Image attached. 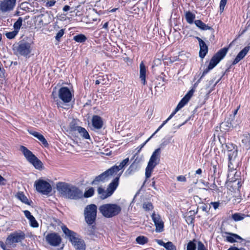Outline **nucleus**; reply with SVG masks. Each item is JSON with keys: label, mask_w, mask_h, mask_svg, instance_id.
Wrapping results in <instances>:
<instances>
[{"label": "nucleus", "mask_w": 250, "mask_h": 250, "mask_svg": "<svg viewBox=\"0 0 250 250\" xmlns=\"http://www.w3.org/2000/svg\"><path fill=\"white\" fill-rule=\"evenodd\" d=\"M62 229L66 237L71 241L76 250H85L86 245L84 241L77 237L76 232L69 229L65 226L62 227Z\"/></svg>", "instance_id": "1"}, {"label": "nucleus", "mask_w": 250, "mask_h": 250, "mask_svg": "<svg viewBox=\"0 0 250 250\" xmlns=\"http://www.w3.org/2000/svg\"><path fill=\"white\" fill-rule=\"evenodd\" d=\"M227 48H223L219 50L211 59L209 65L208 67L204 70L202 76L199 80L195 83V85L197 84L203 78L210 70L212 69L226 56L228 52Z\"/></svg>", "instance_id": "2"}, {"label": "nucleus", "mask_w": 250, "mask_h": 250, "mask_svg": "<svg viewBox=\"0 0 250 250\" xmlns=\"http://www.w3.org/2000/svg\"><path fill=\"white\" fill-rule=\"evenodd\" d=\"M227 48H223L219 50L211 59L209 65L208 67L204 70L202 76L199 80L195 83V85L197 84L203 78L210 70L212 69L226 56L228 52Z\"/></svg>", "instance_id": "3"}, {"label": "nucleus", "mask_w": 250, "mask_h": 250, "mask_svg": "<svg viewBox=\"0 0 250 250\" xmlns=\"http://www.w3.org/2000/svg\"><path fill=\"white\" fill-rule=\"evenodd\" d=\"M99 210L104 217L109 218L120 213L122 208L116 204H105L101 206Z\"/></svg>", "instance_id": "4"}, {"label": "nucleus", "mask_w": 250, "mask_h": 250, "mask_svg": "<svg viewBox=\"0 0 250 250\" xmlns=\"http://www.w3.org/2000/svg\"><path fill=\"white\" fill-rule=\"evenodd\" d=\"M120 176V175H119L113 179L112 182L108 185L106 190H104L101 187L98 188L97 192L100 198L105 199L113 193L118 186Z\"/></svg>", "instance_id": "5"}, {"label": "nucleus", "mask_w": 250, "mask_h": 250, "mask_svg": "<svg viewBox=\"0 0 250 250\" xmlns=\"http://www.w3.org/2000/svg\"><path fill=\"white\" fill-rule=\"evenodd\" d=\"M160 154L161 149L160 148L155 149L153 152L146 168L145 175L146 178L151 176L154 168L158 164L160 161Z\"/></svg>", "instance_id": "6"}, {"label": "nucleus", "mask_w": 250, "mask_h": 250, "mask_svg": "<svg viewBox=\"0 0 250 250\" xmlns=\"http://www.w3.org/2000/svg\"><path fill=\"white\" fill-rule=\"evenodd\" d=\"M20 149L27 160L32 164L36 168L40 169L42 168V162L27 148L21 146Z\"/></svg>", "instance_id": "7"}, {"label": "nucleus", "mask_w": 250, "mask_h": 250, "mask_svg": "<svg viewBox=\"0 0 250 250\" xmlns=\"http://www.w3.org/2000/svg\"><path fill=\"white\" fill-rule=\"evenodd\" d=\"M97 206L94 204L87 206L84 210L85 220L89 225H93L97 216Z\"/></svg>", "instance_id": "8"}, {"label": "nucleus", "mask_w": 250, "mask_h": 250, "mask_svg": "<svg viewBox=\"0 0 250 250\" xmlns=\"http://www.w3.org/2000/svg\"><path fill=\"white\" fill-rule=\"evenodd\" d=\"M25 238V233L22 231L11 233L6 238V245L10 248L16 247V243L21 242Z\"/></svg>", "instance_id": "9"}, {"label": "nucleus", "mask_w": 250, "mask_h": 250, "mask_svg": "<svg viewBox=\"0 0 250 250\" xmlns=\"http://www.w3.org/2000/svg\"><path fill=\"white\" fill-rule=\"evenodd\" d=\"M34 186L38 192L43 195H48L52 191V187L50 184L43 180L39 179L36 181Z\"/></svg>", "instance_id": "10"}, {"label": "nucleus", "mask_w": 250, "mask_h": 250, "mask_svg": "<svg viewBox=\"0 0 250 250\" xmlns=\"http://www.w3.org/2000/svg\"><path fill=\"white\" fill-rule=\"evenodd\" d=\"M226 147L228 152L229 163H230V164L233 166H235L236 162H238L237 146L231 143H228L226 145Z\"/></svg>", "instance_id": "11"}, {"label": "nucleus", "mask_w": 250, "mask_h": 250, "mask_svg": "<svg viewBox=\"0 0 250 250\" xmlns=\"http://www.w3.org/2000/svg\"><path fill=\"white\" fill-rule=\"evenodd\" d=\"M15 48L17 52L24 57H27L32 50L31 43L23 40L20 41Z\"/></svg>", "instance_id": "12"}, {"label": "nucleus", "mask_w": 250, "mask_h": 250, "mask_svg": "<svg viewBox=\"0 0 250 250\" xmlns=\"http://www.w3.org/2000/svg\"><path fill=\"white\" fill-rule=\"evenodd\" d=\"M115 168H114L115 169ZM114 170V168H110L105 171L104 172L100 175L96 176L94 180L92 182V185H98L100 183H104L107 181L114 174L112 171Z\"/></svg>", "instance_id": "13"}, {"label": "nucleus", "mask_w": 250, "mask_h": 250, "mask_svg": "<svg viewBox=\"0 0 250 250\" xmlns=\"http://www.w3.org/2000/svg\"><path fill=\"white\" fill-rule=\"evenodd\" d=\"M72 96L71 91L67 87H62L59 90V98L63 103H69L72 100Z\"/></svg>", "instance_id": "14"}, {"label": "nucleus", "mask_w": 250, "mask_h": 250, "mask_svg": "<svg viewBox=\"0 0 250 250\" xmlns=\"http://www.w3.org/2000/svg\"><path fill=\"white\" fill-rule=\"evenodd\" d=\"M83 196V192L78 188L71 185L66 197L70 199L78 200Z\"/></svg>", "instance_id": "15"}, {"label": "nucleus", "mask_w": 250, "mask_h": 250, "mask_svg": "<svg viewBox=\"0 0 250 250\" xmlns=\"http://www.w3.org/2000/svg\"><path fill=\"white\" fill-rule=\"evenodd\" d=\"M45 240L52 246H58L62 242L61 236L56 233H50L45 237Z\"/></svg>", "instance_id": "16"}, {"label": "nucleus", "mask_w": 250, "mask_h": 250, "mask_svg": "<svg viewBox=\"0 0 250 250\" xmlns=\"http://www.w3.org/2000/svg\"><path fill=\"white\" fill-rule=\"evenodd\" d=\"M238 162H236L235 166L231 165L230 163H228L229 173L228 174V181L230 182H235L238 180L239 176L238 172L235 170L238 166Z\"/></svg>", "instance_id": "17"}, {"label": "nucleus", "mask_w": 250, "mask_h": 250, "mask_svg": "<svg viewBox=\"0 0 250 250\" xmlns=\"http://www.w3.org/2000/svg\"><path fill=\"white\" fill-rule=\"evenodd\" d=\"M151 218L156 227V231L158 232H162L164 230V225L160 215L153 212L151 215Z\"/></svg>", "instance_id": "18"}, {"label": "nucleus", "mask_w": 250, "mask_h": 250, "mask_svg": "<svg viewBox=\"0 0 250 250\" xmlns=\"http://www.w3.org/2000/svg\"><path fill=\"white\" fill-rule=\"evenodd\" d=\"M16 0H3L0 4V10L2 12L11 11L16 5Z\"/></svg>", "instance_id": "19"}, {"label": "nucleus", "mask_w": 250, "mask_h": 250, "mask_svg": "<svg viewBox=\"0 0 250 250\" xmlns=\"http://www.w3.org/2000/svg\"><path fill=\"white\" fill-rule=\"evenodd\" d=\"M237 125L234 123V116H230V117L226 119L220 125L221 129L224 130H228L231 128H233Z\"/></svg>", "instance_id": "20"}, {"label": "nucleus", "mask_w": 250, "mask_h": 250, "mask_svg": "<svg viewBox=\"0 0 250 250\" xmlns=\"http://www.w3.org/2000/svg\"><path fill=\"white\" fill-rule=\"evenodd\" d=\"M71 185L65 183L59 182L56 185L57 190L66 197Z\"/></svg>", "instance_id": "21"}, {"label": "nucleus", "mask_w": 250, "mask_h": 250, "mask_svg": "<svg viewBox=\"0 0 250 250\" xmlns=\"http://www.w3.org/2000/svg\"><path fill=\"white\" fill-rule=\"evenodd\" d=\"M194 92V90L192 89L186 94V95L181 100V101L179 103L177 106H176V110H179L188 103L189 99L192 97Z\"/></svg>", "instance_id": "22"}, {"label": "nucleus", "mask_w": 250, "mask_h": 250, "mask_svg": "<svg viewBox=\"0 0 250 250\" xmlns=\"http://www.w3.org/2000/svg\"><path fill=\"white\" fill-rule=\"evenodd\" d=\"M196 39L199 42L200 46L199 56L201 58H204L208 51V47L204 41L198 37H196Z\"/></svg>", "instance_id": "23"}, {"label": "nucleus", "mask_w": 250, "mask_h": 250, "mask_svg": "<svg viewBox=\"0 0 250 250\" xmlns=\"http://www.w3.org/2000/svg\"><path fill=\"white\" fill-rule=\"evenodd\" d=\"M250 50V46H247L245 47L237 55L235 59L232 63V65H235L238 63L242 59H243L247 54Z\"/></svg>", "instance_id": "24"}, {"label": "nucleus", "mask_w": 250, "mask_h": 250, "mask_svg": "<svg viewBox=\"0 0 250 250\" xmlns=\"http://www.w3.org/2000/svg\"><path fill=\"white\" fill-rule=\"evenodd\" d=\"M92 124L94 129H100L103 126V121L101 117L98 115H94L92 119Z\"/></svg>", "instance_id": "25"}, {"label": "nucleus", "mask_w": 250, "mask_h": 250, "mask_svg": "<svg viewBox=\"0 0 250 250\" xmlns=\"http://www.w3.org/2000/svg\"><path fill=\"white\" fill-rule=\"evenodd\" d=\"M224 233L228 235L226 236H224V237H225L226 240L229 242L232 243L237 242V240H243V239L237 234L228 232Z\"/></svg>", "instance_id": "26"}, {"label": "nucleus", "mask_w": 250, "mask_h": 250, "mask_svg": "<svg viewBox=\"0 0 250 250\" xmlns=\"http://www.w3.org/2000/svg\"><path fill=\"white\" fill-rule=\"evenodd\" d=\"M137 155V153L134 155V157H136L134 162L130 166L129 168L126 171L128 175H131L137 169V164L139 163L141 161H142L141 158H140L138 160V156Z\"/></svg>", "instance_id": "27"}, {"label": "nucleus", "mask_w": 250, "mask_h": 250, "mask_svg": "<svg viewBox=\"0 0 250 250\" xmlns=\"http://www.w3.org/2000/svg\"><path fill=\"white\" fill-rule=\"evenodd\" d=\"M157 243L162 246H163L167 250H176V247L171 242H164L162 240H157Z\"/></svg>", "instance_id": "28"}, {"label": "nucleus", "mask_w": 250, "mask_h": 250, "mask_svg": "<svg viewBox=\"0 0 250 250\" xmlns=\"http://www.w3.org/2000/svg\"><path fill=\"white\" fill-rule=\"evenodd\" d=\"M146 68L144 62H142L140 64V78L144 85L146 84Z\"/></svg>", "instance_id": "29"}, {"label": "nucleus", "mask_w": 250, "mask_h": 250, "mask_svg": "<svg viewBox=\"0 0 250 250\" xmlns=\"http://www.w3.org/2000/svg\"><path fill=\"white\" fill-rule=\"evenodd\" d=\"M29 132L30 134H32L34 137L38 139L39 140H40L44 145V146H47L48 145L46 140L45 139L43 135L36 131H29Z\"/></svg>", "instance_id": "30"}, {"label": "nucleus", "mask_w": 250, "mask_h": 250, "mask_svg": "<svg viewBox=\"0 0 250 250\" xmlns=\"http://www.w3.org/2000/svg\"><path fill=\"white\" fill-rule=\"evenodd\" d=\"M129 162V159L128 158L124 159L119 166H114L113 167H111V168H114V170L112 171L113 172H114V174H116L120 170L124 168L125 166Z\"/></svg>", "instance_id": "31"}, {"label": "nucleus", "mask_w": 250, "mask_h": 250, "mask_svg": "<svg viewBox=\"0 0 250 250\" xmlns=\"http://www.w3.org/2000/svg\"><path fill=\"white\" fill-rule=\"evenodd\" d=\"M242 143L247 149H250V134H245L243 135Z\"/></svg>", "instance_id": "32"}, {"label": "nucleus", "mask_w": 250, "mask_h": 250, "mask_svg": "<svg viewBox=\"0 0 250 250\" xmlns=\"http://www.w3.org/2000/svg\"><path fill=\"white\" fill-rule=\"evenodd\" d=\"M194 23L197 27L203 30H207L211 29V27L204 23L200 20H195Z\"/></svg>", "instance_id": "33"}, {"label": "nucleus", "mask_w": 250, "mask_h": 250, "mask_svg": "<svg viewBox=\"0 0 250 250\" xmlns=\"http://www.w3.org/2000/svg\"><path fill=\"white\" fill-rule=\"evenodd\" d=\"M185 18L188 23L192 24L194 22V20L195 19V15L189 11H187L185 13Z\"/></svg>", "instance_id": "34"}, {"label": "nucleus", "mask_w": 250, "mask_h": 250, "mask_svg": "<svg viewBox=\"0 0 250 250\" xmlns=\"http://www.w3.org/2000/svg\"><path fill=\"white\" fill-rule=\"evenodd\" d=\"M77 131L79 132V133L80 134V135L83 137V138L85 139H90V136L88 133V132L86 131V130L82 127H78L77 128Z\"/></svg>", "instance_id": "35"}, {"label": "nucleus", "mask_w": 250, "mask_h": 250, "mask_svg": "<svg viewBox=\"0 0 250 250\" xmlns=\"http://www.w3.org/2000/svg\"><path fill=\"white\" fill-rule=\"evenodd\" d=\"M73 40L77 42L83 43L86 41L87 38L84 35L80 34L74 36Z\"/></svg>", "instance_id": "36"}, {"label": "nucleus", "mask_w": 250, "mask_h": 250, "mask_svg": "<svg viewBox=\"0 0 250 250\" xmlns=\"http://www.w3.org/2000/svg\"><path fill=\"white\" fill-rule=\"evenodd\" d=\"M40 16L43 22H44V24H45V25H47L51 21V17L50 15L47 13L41 14L40 15Z\"/></svg>", "instance_id": "37"}, {"label": "nucleus", "mask_w": 250, "mask_h": 250, "mask_svg": "<svg viewBox=\"0 0 250 250\" xmlns=\"http://www.w3.org/2000/svg\"><path fill=\"white\" fill-rule=\"evenodd\" d=\"M178 110H176V108L175 109L174 111L170 114V115L168 117V118L163 122V124L158 127V128L156 130V131L151 135V137H153L158 131L160 130V129L172 117L176 114V113Z\"/></svg>", "instance_id": "38"}, {"label": "nucleus", "mask_w": 250, "mask_h": 250, "mask_svg": "<svg viewBox=\"0 0 250 250\" xmlns=\"http://www.w3.org/2000/svg\"><path fill=\"white\" fill-rule=\"evenodd\" d=\"M22 18L21 17L19 18L17 21L14 23L13 27L14 30L19 32L20 29L22 24Z\"/></svg>", "instance_id": "39"}, {"label": "nucleus", "mask_w": 250, "mask_h": 250, "mask_svg": "<svg viewBox=\"0 0 250 250\" xmlns=\"http://www.w3.org/2000/svg\"><path fill=\"white\" fill-rule=\"evenodd\" d=\"M16 197L21 200L22 202L29 205L27 198L23 194L22 192H18L16 195Z\"/></svg>", "instance_id": "40"}, {"label": "nucleus", "mask_w": 250, "mask_h": 250, "mask_svg": "<svg viewBox=\"0 0 250 250\" xmlns=\"http://www.w3.org/2000/svg\"><path fill=\"white\" fill-rule=\"evenodd\" d=\"M143 208L145 211H149L153 209V206L150 202H145L143 204Z\"/></svg>", "instance_id": "41"}, {"label": "nucleus", "mask_w": 250, "mask_h": 250, "mask_svg": "<svg viewBox=\"0 0 250 250\" xmlns=\"http://www.w3.org/2000/svg\"><path fill=\"white\" fill-rule=\"evenodd\" d=\"M136 241L139 244L144 245L147 242L148 239L144 236H139L136 238Z\"/></svg>", "instance_id": "42"}, {"label": "nucleus", "mask_w": 250, "mask_h": 250, "mask_svg": "<svg viewBox=\"0 0 250 250\" xmlns=\"http://www.w3.org/2000/svg\"><path fill=\"white\" fill-rule=\"evenodd\" d=\"M245 215L240 213H234L232 215V218L235 221H238L243 220L244 218Z\"/></svg>", "instance_id": "43"}, {"label": "nucleus", "mask_w": 250, "mask_h": 250, "mask_svg": "<svg viewBox=\"0 0 250 250\" xmlns=\"http://www.w3.org/2000/svg\"><path fill=\"white\" fill-rule=\"evenodd\" d=\"M195 240L190 241L187 244V250H195L196 248V244L194 243Z\"/></svg>", "instance_id": "44"}, {"label": "nucleus", "mask_w": 250, "mask_h": 250, "mask_svg": "<svg viewBox=\"0 0 250 250\" xmlns=\"http://www.w3.org/2000/svg\"><path fill=\"white\" fill-rule=\"evenodd\" d=\"M18 33V32L14 30L11 32H7L5 34V36L7 37V38L9 39H13L15 38V37L17 35Z\"/></svg>", "instance_id": "45"}, {"label": "nucleus", "mask_w": 250, "mask_h": 250, "mask_svg": "<svg viewBox=\"0 0 250 250\" xmlns=\"http://www.w3.org/2000/svg\"><path fill=\"white\" fill-rule=\"evenodd\" d=\"M36 19V24L39 27H42L45 25L43 22L40 16V15L37 16L35 17Z\"/></svg>", "instance_id": "46"}, {"label": "nucleus", "mask_w": 250, "mask_h": 250, "mask_svg": "<svg viewBox=\"0 0 250 250\" xmlns=\"http://www.w3.org/2000/svg\"><path fill=\"white\" fill-rule=\"evenodd\" d=\"M94 193V189L92 188H91L85 192L84 195L85 197H90L93 195Z\"/></svg>", "instance_id": "47"}, {"label": "nucleus", "mask_w": 250, "mask_h": 250, "mask_svg": "<svg viewBox=\"0 0 250 250\" xmlns=\"http://www.w3.org/2000/svg\"><path fill=\"white\" fill-rule=\"evenodd\" d=\"M64 33V29H61L59 31V32L57 33L55 39L57 41H60V39L62 37Z\"/></svg>", "instance_id": "48"}, {"label": "nucleus", "mask_w": 250, "mask_h": 250, "mask_svg": "<svg viewBox=\"0 0 250 250\" xmlns=\"http://www.w3.org/2000/svg\"><path fill=\"white\" fill-rule=\"evenodd\" d=\"M228 0H221L220 3V11L221 12H222L224 10L225 6L227 3Z\"/></svg>", "instance_id": "49"}, {"label": "nucleus", "mask_w": 250, "mask_h": 250, "mask_svg": "<svg viewBox=\"0 0 250 250\" xmlns=\"http://www.w3.org/2000/svg\"><path fill=\"white\" fill-rule=\"evenodd\" d=\"M30 224L31 227L33 228H37L39 226V224L35 219V218H33V220L32 219L31 221H30Z\"/></svg>", "instance_id": "50"}, {"label": "nucleus", "mask_w": 250, "mask_h": 250, "mask_svg": "<svg viewBox=\"0 0 250 250\" xmlns=\"http://www.w3.org/2000/svg\"><path fill=\"white\" fill-rule=\"evenodd\" d=\"M151 136L146 140L143 144L141 145L139 147H137L138 151L137 153L139 152L142 148L146 145V144L149 141V140L152 138Z\"/></svg>", "instance_id": "51"}, {"label": "nucleus", "mask_w": 250, "mask_h": 250, "mask_svg": "<svg viewBox=\"0 0 250 250\" xmlns=\"http://www.w3.org/2000/svg\"><path fill=\"white\" fill-rule=\"evenodd\" d=\"M197 250H207L205 247L204 245L200 241L198 243Z\"/></svg>", "instance_id": "52"}, {"label": "nucleus", "mask_w": 250, "mask_h": 250, "mask_svg": "<svg viewBox=\"0 0 250 250\" xmlns=\"http://www.w3.org/2000/svg\"><path fill=\"white\" fill-rule=\"evenodd\" d=\"M56 1L55 0H47L46 2V6L47 7H51L55 5Z\"/></svg>", "instance_id": "53"}, {"label": "nucleus", "mask_w": 250, "mask_h": 250, "mask_svg": "<svg viewBox=\"0 0 250 250\" xmlns=\"http://www.w3.org/2000/svg\"><path fill=\"white\" fill-rule=\"evenodd\" d=\"M199 208L201 209L202 211L206 212H208V206L206 204L202 205L199 207Z\"/></svg>", "instance_id": "54"}, {"label": "nucleus", "mask_w": 250, "mask_h": 250, "mask_svg": "<svg viewBox=\"0 0 250 250\" xmlns=\"http://www.w3.org/2000/svg\"><path fill=\"white\" fill-rule=\"evenodd\" d=\"M69 126H70V128L71 129V130H73V131H77V128L81 127L79 126L75 125V124H74L73 123H71L70 124Z\"/></svg>", "instance_id": "55"}, {"label": "nucleus", "mask_w": 250, "mask_h": 250, "mask_svg": "<svg viewBox=\"0 0 250 250\" xmlns=\"http://www.w3.org/2000/svg\"><path fill=\"white\" fill-rule=\"evenodd\" d=\"M177 180L179 182H186V178L183 175H180L177 177Z\"/></svg>", "instance_id": "56"}, {"label": "nucleus", "mask_w": 250, "mask_h": 250, "mask_svg": "<svg viewBox=\"0 0 250 250\" xmlns=\"http://www.w3.org/2000/svg\"><path fill=\"white\" fill-rule=\"evenodd\" d=\"M94 226H92L91 227H90L89 228L87 229V233L89 235H93L94 234Z\"/></svg>", "instance_id": "57"}, {"label": "nucleus", "mask_w": 250, "mask_h": 250, "mask_svg": "<svg viewBox=\"0 0 250 250\" xmlns=\"http://www.w3.org/2000/svg\"><path fill=\"white\" fill-rule=\"evenodd\" d=\"M210 204L212 205L214 209L218 208L219 206V203L217 202H211Z\"/></svg>", "instance_id": "58"}, {"label": "nucleus", "mask_w": 250, "mask_h": 250, "mask_svg": "<svg viewBox=\"0 0 250 250\" xmlns=\"http://www.w3.org/2000/svg\"><path fill=\"white\" fill-rule=\"evenodd\" d=\"M24 212V215L25 216V217L28 219L29 217H30L32 215H31L30 212L28 210H24L23 211Z\"/></svg>", "instance_id": "59"}, {"label": "nucleus", "mask_w": 250, "mask_h": 250, "mask_svg": "<svg viewBox=\"0 0 250 250\" xmlns=\"http://www.w3.org/2000/svg\"><path fill=\"white\" fill-rule=\"evenodd\" d=\"M211 170H213V175L214 176H216V173L217 172V166L216 165H213L212 166V169H211Z\"/></svg>", "instance_id": "60"}, {"label": "nucleus", "mask_w": 250, "mask_h": 250, "mask_svg": "<svg viewBox=\"0 0 250 250\" xmlns=\"http://www.w3.org/2000/svg\"><path fill=\"white\" fill-rule=\"evenodd\" d=\"M193 220H194V218L191 216H188V217H187V221H189V223H188L189 224L190 223V224H192L193 222Z\"/></svg>", "instance_id": "61"}, {"label": "nucleus", "mask_w": 250, "mask_h": 250, "mask_svg": "<svg viewBox=\"0 0 250 250\" xmlns=\"http://www.w3.org/2000/svg\"><path fill=\"white\" fill-rule=\"evenodd\" d=\"M70 9V7L68 5H65L63 8V11L64 12H67Z\"/></svg>", "instance_id": "62"}, {"label": "nucleus", "mask_w": 250, "mask_h": 250, "mask_svg": "<svg viewBox=\"0 0 250 250\" xmlns=\"http://www.w3.org/2000/svg\"><path fill=\"white\" fill-rule=\"evenodd\" d=\"M56 104H57L58 107H62V103L61 102L58 101V100H56Z\"/></svg>", "instance_id": "63"}, {"label": "nucleus", "mask_w": 250, "mask_h": 250, "mask_svg": "<svg viewBox=\"0 0 250 250\" xmlns=\"http://www.w3.org/2000/svg\"><path fill=\"white\" fill-rule=\"evenodd\" d=\"M5 181L4 178L0 175V185H3Z\"/></svg>", "instance_id": "64"}]
</instances>
